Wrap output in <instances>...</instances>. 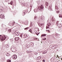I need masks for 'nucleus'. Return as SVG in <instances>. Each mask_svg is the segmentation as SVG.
<instances>
[{"label": "nucleus", "instance_id": "obj_1", "mask_svg": "<svg viewBox=\"0 0 62 62\" xmlns=\"http://www.w3.org/2000/svg\"><path fill=\"white\" fill-rule=\"evenodd\" d=\"M6 38H7V37L4 35H0V39L2 41L5 39Z\"/></svg>", "mask_w": 62, "mask_h": 62}, {"label": "nucleus", "instance_id": "obj_2", "mask_svg": "<svg viewBox=\"0 0 62 62\" xmlns=\"http://www.w3.org/2000/svg\"><path fill=\"white\" fill-rule=\"evenodd\" d=\"M43 9H44V7L43 5H41V6H39L38 8V10H41V11L43 10Z\"/></svg>", "mask_w": 62, "mask_h": 62}, {"label": "nucleus", "instance_id": "obj_3", "mask_svg": "<svg viewBox=\"0 0 62 62\" xmlns=\"http://www.w3.org/2000/svg\"><path fill=\"white\" fill-rule=\"evenodd\" d=\"M16 47L15 46L12 47L11 48V50L13 52H15V51L16 50Z\"/></svg>", "mask_w": 62, "mask_h": 62}, {"label": "nucleus", "instance_id": "obj_4", "mask_svg": "<svg viewBox=\"0 0 62 62\" xmlns=\"http://www.w3.org/2000/svg\"><path fill=\"white\" fill-rule=\"evenodd\" d=\"M58 22H59V21H57V22L56 23V25H57L58 26L60 27V25H61L62 24H58Z\"/></svg>", "mask_w": 62, "mask_h": 62}, {"label": "nucleus", "instance_id": "obj_5", "mask_svg": "<svg viewBox=\"0 0 62 62\" xmlns=\"http://www.w3.org/2000/svg\"><path fill=\"white\" fill-rule=\"evenodd\" d=\"M13 58L14 59H16L17 58V56L16 55H15L13 56Z\"/></svg>", "mask_w": 62, "mask_h": 62}, {"label": "nucleus", "instance_id": "obj_6", "mask_svg": "<svg viewBox=\"0 0 62 62\" xmlns=\"http://www.w3.org/2000/svg\"><path fill=\"white\" fill-rule=\"evenodd\" d=\"M15 39L16 41H17V40H19L20 39V38L19 37H16Z\"/></svg>", "mask_w": 62, "mask_h": 62}, {"label": "nucleus", "instance_id": "obj_7", "mask_svg": "<svg viewBox=\"0 0 62 62\" xmlns=\"http://www.w3.org/2000/svg\"><path fill=\"white\" fill-rule=\"evenodd\" d=\"M46 6H45V7L46 8H47V7H48V3L47 2H46Z\"/></svg>", "mask_w": 62, "mask_h": 62}, {"label": "nucleus", "instance_id": "obj_8", "mask_svg": "<svg viewBox=\"0 0 62 62\" xmlns=\"http://www.w3.org/2000/svg\"><path fill=\"white\" fill-rule=\"evenodd\" d=\"M21 5L23 6H25V4L24 2H21Z\"/></svg>", "mask_w": 62, "mask_h": 62}, {"label": "nucleus", "instance_id": "obj_9", "mask_svg": "<svg viewBox=\"0 0 62 62\" xmlns=\"http://www.w3.org/2000/svg\"><path fill=\"white\" fill-rule=\"evenodd\" d=\"M33 23L32 22H31L30 23V27H32V26H33Z\"/></svg>", "mask_w": 62, "mask_h": 62}, {"label": "nucleus", "instance_id": "obj_10", "mask_svg": "<svg viewBox=\"0 0 62 62\" xmlns=\"http://www.w3.org/2000/svg\"><path fill=\"white\" fill-rule=\"evenodd\" d=\"M0 17L1 18H4V16L2 14H1L0 16Z\"/></svg>", "mask_w": 62, "mask_h": 62}, {"label": "nucleus", "instance_id": "obj_11", "mask_svg": "<svg viewBox=\"0 0 62 62\" xmlns=\"http://www.w3.org/2000/svg\"><path fill=\"white\" fill-rule=\"evenodd\" d=\"M56 48V47L55 46H54L52 47V49H54Z\"/></svg>", "mask_w": 62, "mask_h": 62}, {"label": "nucleus", "instance_id": "obj_12", "mask_svg": "<svg viewBox=\"0 0 62 62\" xmlns=\"http://www.w3.org/2000/svg\"><path fill=\"white\" fill-rule=\"evenodd\" d=\"M34 39V40H37V41H39V39L37 38H33Z\"/></svg>", "mask_w": 62, "mask_h": 62}, {"label": "nucleus", "instance_id": "obj_13", "mask_svg": "<svg viewBox=\"0 0 62 62\" xmlns=\"http://www.w3.org/2000/svg\"><path fill=\"white\" fill-rule=\"evenodd\" d=\"M6 56H9V54L8 53H7L6 54Z\"/></svg>", "mask_w": 62, "mask_h": 62}, {"label": "nucleus", "instance_id": "obj_14", "mask_svg": "<svg viewBox=\"0 0 62 62\" xmlns=\"http://www.w3.org/2000/svg\"><path fill=\"white\" fill-rule=\"evenodd\" d=\"M1 9L0 8V9L2 11L3 10V9H4V7H0Z\"/></svg>", "mask_w": 62, "mask_h": 62}, {"label": "nucleus", "instance_id": "obj_15", "mask_svg": "<svg viewBox=\"0 0 62 62\" xmlns=\"http://www.w3.org/2000/svg\"><path fill=\"white\" fill-rule=\"evenodd\" d=\"M34 12H35V13H36V12H38V11H37V10L36 9H35L34 10Z\"/></svg>", "mask_w": 62, "mask_h": 62}, {"label": "nucleus", "instance_id": "obj_16", "mask_svg": "<svg viewBox=\"0 0 62 62\" xmlns=\"http://www.w3.org/2000/svg\"><path fill=\"white\" fill-rule=\"evenodd\" d=\"M26 52L27 53H32V51H29L28 50L26 51Z\"/></svg>", "mask_w": 62, "mask_h": 62}, {"label": "nucleus", "instance_id": "obj_17", "mask_svg": "<svg viewBox=\"0 0 62 62\" xmlns=\"http://www.w3.org/2000/svg\"><path fill=\"white\" fill-rule=\"evenodd\" d=\"M19 35L20 33L17 32L16 33V35L18 36H19Z\"/></svg>", "mask_w": 62, "mask_h": 62}, {"label": "nucleus", "instance_id": "obj_18", "mask_svg": "<svg viewBox=\"0 0 62 62\" xmlns=\"http://www.w3.org/2000/svg\"><path fill=\"white\" fill-rule=\"evenodd\" d=\"M30 45L31 46V47L33 46L34 45V44L32 43L31 44L30 43Z\"/></svg>", "mask_w": 62, "mask_h": 62}, {"label": "nucleus", "instance_id": "obj_19", "mask_svg": "<svg viewBox=\"0 0 62 62\" xmlns=\"http://www.w3.org/2000/svg\"><path fill=\"white\" fill-rule=\"evenodd\" d=\"M61 18L62 17V14H60V15H59V18Z\"/></svg>", "mask_w": 62, "mask_h": 62}, {"label": "nucleus", "instance_id": "obj_20", "mask_svg": "<svg viewBox=\"0 0 62 62\" xmlns=\"http://www.w3.org/2000/svg\"><path fill=\"white\" fill-rule=\"evenodd\" d=\"M46 34H43V35L41 36V37H43L44 36H45V37H46Z\"/></svg>", "mask_w": 62, "mask_h": 62}, {"label": "nucleus", "instance_id": "obj_21", "mask_svg": "<svg viewBox=\"0 0 62 62\" xmlns=\"http://www.w3.org/2000/svg\"><path fill=\"white\" fill-rule=\"evenodd\" d=\"M37 4H38V5H40V1H37Z\"/></svg>", "mask_w": 62, "mask_h": 62}, {"label": "nucleus", "instance_id": "obj_22", "mask_svg": "<svg viewBox=\"0 0 62 62\" xmlns=\"http://www.w3.org/2000/svg\"><path fill=\"white\" fill-rule=\"evenodd\" d=\"M31 55H32V54H31V53H30L29 56V58H30V57L31 56Z\"/></svg>", "mask_w": 62, "mask_h": 62}, {"label": "nucleus", "instance_id": "obj_23", "mask_svg": "<svg viewBox=\"0 0 62 62\" xmlns=\"http://www.w3.org/2000/svg\"><path fill=\"white\" fill-rule=\"evenodd\" d=\"M25 12H23L22 13V15H23V16H24V15H25Z\"/></svg>", "mask_w": 62, "mask_h": 62}, {"label": "nucleus", "instance_id": "obj_24", "mask_svg": "<svg viewBox=\"0 0 62 62\" xmlns=\"http://www.w3.org/2000/svg\"><path fill=\"white\" fill-rule=\"evenodd\" d=\"M48 9L49 10H51V7L50 6L48 8Z\"/></svg>", "mask_w": 62, "mask_h": 62}, {"label": "nucleus", "instance_id": "obj_25", "mask_svg": "<svg viewBox=\"0 0 62 62\" xmlns=\"http://www.w3.org/2000/svg\"><path fill=\"white\" fill-rule=\"evenodd\" d=\"M32 29H30V30L29 31V32H30L31 33H32Z\"/></svg>", "mask_w": 62, "mask_h": 62}, {"label": "nucleus", "instance_id": "obj_26", "mask_svg": "<svg viewBox=\"0 0 62 62\" xmlns=\"http://www.w3.org/2000/svg\"><path fill=\"white\" fill-rule=\"evenodd\" d=\"M50 23H47V24L46 25L47 26H49L50 25Z\"/></svg>", "mask_w": 62, "mask_h": 62}, {"label": "nucleus", "instance_id": "obj_27", "mask_svg": "<svg viewBox=\"0 0 62 62\" xmlns=\"http://www.w3.org/2000/svg\"><path fill=\"white\" fill-rule=\"evenodd\" d=\"M52 22H54V21H55V20H54V18H53L52 19Z\"/></svg>", "mask_w": 62, "mask_h": 62}, {"label": "nucleus", "instance_id": "obj_28", "mask_svg": "<svg viewBox=\"0 0 62 62\" xmlns=\"http://www.w3.org/2000/svg\"><path fill=\"white\" fill-rule=\"evenodd\" d=\"M29 28V27H26L24 29V30H25L26 29H28V28Z\"/></svg>", "mask_w": 62, "mask_h": 62}, {"label": "nucleus", "instance_id": "obj_29", "mask_svg": "<svg viewBox=\"0 0 62 62\" xmlns=\"http://www.w3.org/2000/svg\"><path fill=\"white\" fill-rule=\"evenodd\" d=\"M13 35H16V32H13Z\"/></svg>", "mask_w": 62, "mask_h": 62}, {"label": "nucleus", "instance_id": "obj_30", "mask_svg": "<svg viewBox=\"0 0 62 62\" xmlns=\"http://www.w3.org/2000/svg\"><path fill=\"white\" fill-rule=\"evenodd\" d=\"M11 29H9L8 30V31L9 33H10V32H11Z\"/></svg>", "mask_w": 62, "mask_h": 62}, {"label": "nucleus", "instance_id": "obj_31", "mask_svg": "<svg viewBox=\"0 0 62 62\" xmlns=\"http://www.w3.org/2000/svg\"><path fill=\"white\" fill-rule=\"evenodd\" d=\"M10 4L12 5L13 4V1H11L10 2Z\"/></svg>", "mask_w": 62, "mask_h": 62}, {"label": "nucleus", "instance_id": "obj_32", "mask_svg": "<svg viewBox=\"0 0 62 62\" xmlns=\"http://www.w3.org/2000/svg\"><path fill=\"white\" fill-rule=\"evenodd\" d=\"M7 62H11V60H7Z\"/></svg>", "mask_w": 62, "mask_h": 62}, {"label": "nucleus", "instance_id": "obj_33", "mask_svg": "<svg viewBox=\"0 0 62 62\" xmlns=\"http://www.w3.org/2000/svg\"><path fill=\"white\" fill-rule=\"evenodd\" d=\"M25 37V38H27L28 37V35L26 34V35H24Z\"/></svg>", "mask_w": 62, "mask_h": 62}, {"label": "nucleus", "instance_id": "obj_34", "mask_svg": "<svg viewBox=\"0 0 62 62\" xmlns=\"http://www.w3.org/2000/svg\"><path fill=\"white\" fill-rule=\"evenodd\" d=\"M31 9L30 11H31V10L32 9V5H31L30 6Z\"/></svg>", "mask_w": 62, "mask_h": 62}, {"label": "nucleus", "instance_id": "obj_35", "mask_svg": "<svg viewBox=\"0 0 62 62\" xmlns=\"http://www.w3.org/2000/svg\"><path fill=\"white\" fill-rule=\"evenodd\" d=\"M39 26H42V24H40L39 23Z\"/></svg>", "mask_w": 62, "mask_h": 62}, {"label": "nucleus", "instance_id": "obj_36", "mask_svg": "<svg viewBox=\"0 0 62 62\" xmlns=\"http://www.w3.org/2000/svg\"><path fill=\"white\" fill-rule=\"evenodd\" d=\"M10 41H13V39H10Z\"/></svg>", "mask_w": 62, "mask_h": 62}, {"label": "nucleus", "instance_id": "obj_37", "mask_svg": "<svg viewBox=\"0 0 62 62\" xmlns=\"http://www.w3.org/2000/svg\"><path fill=\"white\" fill-rule=\"evenodd\" d=\"M18 54L19 55H22V53H18Z\"/></svg>", "mask_w": 62, "mask_h": 62}, {"label": "nucleus", "instance_id": "obj_38", "mask_svg": "<svg viewBox=\"0 0 62 62\" xmlns=\"http://www.w3.org/2000/svg\"><path fill=\"white\" fill-rule=\"evenodd\" d=\"M38 59H41V57L40 56H39L38 57Z\"/></svg>", "mask_w": 62, "mask_h": 62}, {"label": "nucleus", "instance_id": "obj_39", "mask_svg": "<svg viewBox=\"0 0 62 62\" xmlns=\"http://www.w3.org/2000/svg\"><path fill=\"white\" fill-rule=\"evenodd\" d=\"M8 44L6 45H5V46L6 47V48H8Z\"/></svg>", "mask_w": 62, "mask_h": 62}, {"label": "nucleus", "instance_id": "obj_40", "mask_svg": "<svg viewBox=\"0 0 62 62\" xmlns=\"http://www.w3.org/2000/svg\"><path fill=\"white\" fill-rule=\"evenodd\" d=\"M35 32L36 33V32L38 33V31H36V30H35Z\"/></svg>", "mask_w": 62, "mask_h": 62}, {"label": "nucleus", "instance_id": "obj_41", "mask_svg": "<svg viewBox=\"0 0 62 62\" xmlns=\"http://www.w3.org/2000/svg\"><path fill=\"white\" fill-rule=\"evenodd\" d=\"M55 10H57V9H58L57 8V7H56V6L55 7Z\"/></svg>", "mask_w": 62, "mask_h": 62}, {"label": "nucleus", "instance_id": "obj_42", "mask_svg": "<svg viewBox=\"0 0 62 62\" xmlns=\"http://www.w3.org/2000/svg\"><path fill=\"white\" fill-rule=\"evenodd\" d=\"M35 29V30H36L37 31H39V30H38V29H37V28Z\"/></svg>", "mask_w": 62, "mask_h": 62}, {"label": "nucleus", "instance_id": "obj_43", "mask_svg": "<svg viewBox=\"0 0 62 62\" xmlns=\"http://www.w3.org/2000/svg\"><path fill=\"white\" fill-rule=\"evenodd\" d=\"M48 31V33H50V31H49V30H46V31Z\"/></svg>", "mask_w": 62, "mask_h": 62}, {"label": "nucleus", "instance_id": "obj_44", "mask_svg": "<svg viewBox=\"0 0 62 62\" xmlns=\"http://www.w3.org/2000/svg\"><path fill=\"white\" fill-rule=\"evenodd\" d=\"M40 18L41 20H43V18L42 17H41Z\"/></svg>", "mask_w": 62, "mask_h": 62}, {"label": "nucleus", "instance_id": "obj_45", "mask_svg": "<svg viewBox=\"0 0 62 62\" xmlns=\"http://www.w3.org/2000/svg\"><path fill=\"white\" fill-rule=\"evenodd\" d=\"M25 12L26 13H27V12H28V10H26L25 11Z\"/></svg>", "mask_w": 62, "mask_h": 62}, {"label": "nucleus", "instance_id": "obj_46", "mask_svg": "<svg viewBox=\"0 0 62 62\" xmlns=\"http://www.w3.org/2000/svg\"><path fill=\"white\" fill-rule=\"evenodd\" d=\"M46 29H47V28H49V27H48V26H46Z\"/></svg>", "mask_w": 62, "mask_h": 62}, {"label": "nucleus", "instance_id": "obj_47", "mask_svg": "<svg viewBox=\"0 0 62 62\" xmlns=\"http://www.w3.org/2000/svg\"><path fill=\"white\" fill-rule=\"evenodd\" d=\"M46 39V38H45V39H43V40H45Z\"/></svg>", "mask_w": 62, "mask_h": 62}, {"label": "nucleus", "instance_id": "obj_48", "mask_svg": "<svg viewBox=\"0 0 62 62\" xmlns=\"http://www.w3.org/2000/svg\"><path fill=\"white\" fill-rule=\"evenodd\" d=\"M47 52V51H45V54H46Z\"/></svg>", "mask_w": 62, "mask_h": 62}, {"label": "nucleus", "instance_id": "obj_49", "mask_svg": "<svg viewBox=\"0 0 62 62\" xmlns=\"http://www.w3.org/2000/svg\"><path fill=\"white\" fill-rule=\"evenodd\" d=\"M34 19L35 20H36V16H35L34 18Z\"/></svg>", "mask_w": 62, "mask_h": 62}, {"label": "nucleus", "instance_id": "obj_50", "mask_svg": "<svg viewBox=\"0 0 62 62\" xmlns=\"http://www.w3.org/2000/svg\"><path fill=\"white\" fill-rule=\"evenodd\" d=\"M35 54L36 55H37L38 54V53H35Z\"/></svg>", "mask_w": 62, "mask_h": 62}, {"label": "nucleus", "instance_id": "obj_51", "mask_svg": "<svg viewBox=\"0 0 62 62\" xmlns=\"http://www.w3.org/2000/svg\"><path fill=\"white\" fill-rule=\"evenodd\" d=\"M15 23H14H14H12V25H13Z\"/></svg>", "mask_w": 62, "mask_h": 62}, {"label": "nucleus", "instance_id": "obj_52", "mask_svg": "<svg viewBox=\"0 0 62 62\" xmlns=\"http://www.w3.org/2000/svg\"><path fill=\"white\" fill-rule=\"evenodd\" d=\"M5 30H7V29H8V28L7 27H6L5 28Z\"/></svg>", "mask_w": 62, "mask_h": 62}, {"label": "nucleus", "instance_id": "obj_53", "mask_svg": "<svg viewBox=\"0 0 62 62\" xmlns=\"http://www.w3.org/2000/svg\"><path fill=\"white\" fill-rule=\"evenodd\" d=\"M43 62H45V60H43Z\"/></svg>", "mask_w": 62, "mask_h": 62}, {"label": "nucleus", "instance_id": "obj_54", "mask_svg": "<svg viewBox=\"0 0 62 62\" xmlns=\"http://www.w3.org/2000/svg\"><path fill=\"white\" fill-rule=\"evenodd\" d=\"M36 34L37 35V36H38V35H39V34H38L37 33H36Z\"/></svg>", "mask_w": 62, "mask_h": 62}, {"label": "nucleus", "instance_id": "obj_55", "mask_svg": "<svg viewBox=\"0 0 62 62\" xmlns=\"http://www.w3.org/2000/svg\"><path fill=\"white\" fill-rule=\"evenodd\" d=\"M37 59H38V60H39V59L38 58V57H37Z\"/></svg>", "mask_w": 62, "mask_h": 62}, {"label": "nucleus", "instance_id": "obj_56", "mask_svg": "<svg viewBox=\"0 0 62 62\" xmlns=\"http://www.w3.org/2000/svg\"><path fill=\"white\" fill-rule=\"evenodd\" d=\"M57 13H59V11H57Z\"/></svg>", "mask_w": 62, "mask_h": 62}, {"label": "nucleus", "instance_id": "obj_57", "mask_svg": "<svg viewBox=\"0 0 62 62\" xmlns=\"http://www.w3.org/2000/svg\"><path fill=\"white\" fill-rule=\"evenodd\" d=\"M57 57V58L58 57V56H57V57Z\"/></svg>", "mask_w": 62, "mask_h": 62}, {"label": "nucleus", "instance_id": "obj_58", "mask_svg": "<svg viewBox=\"0 0 62 62\" xmlns=\"http://www.w3.org/2000/svg\"><path fill=\"white\" fill-rule=\"evenodd\" d=\"M61 59L62 60V58H61Z\"/></svg>", "mask_w": 62, "mask_h": 62}, {"label": "nucleus", "instance_id": "obj_59", "mask_svg": "<svg viewBox=\"0 0 62 62\" xmlns=\"http://www.w3.org/2000/svg\"><path fill=\"white\" fill-rule=\"evenodd\" d=\"M8 4H9V3H8Z\"/></svg>", "mask_w": 62, "mask_h": 62}, {"label": "nucleus", "instance_id": "obj_60", "mask_svg": "<svg viewBox=\"0 0 62 62\" xmlns=\"http://www.w3.org/2000/svg\"><path fill=\"white\" fill-rule=\"evenodd\" d=\"M44 54H45V53H44Z\"/></svg>", "mask_w": 62, "mask_h": 62}, {"label": "nucleus", "instance_id": "obj_61", "mask_svg": "<svg viewBox=\"0 0 62 62\" xmlns=\"http://www.w3.org/2000/svg\"><path fill=\"white\" fill-rule=\"evenodd\" d=\"M62 26V25H61V26Z\"/></svg>", "mask_w": 62, "mask_h": 62}]
</instances>
